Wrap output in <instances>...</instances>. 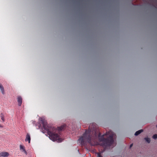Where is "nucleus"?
Masks as SVG:
<instances>
[{
	"mask_svg": "<svg viewBox=\"0 0 157 157\" xmlns=\"http://www.w3.org/2000/svg\"><path fill=\"white\" fill-rule=\"evenodd\" d=\"M64 127V126H61V127H59L58 128H57V129L58 130V131H61L62 130L63 128Z\"/></svg>",
	"mask_w": 157,
	"mask_h": 157,
	"instance_id": "obj_11",
	"label": "nucleus"
},
{
	"mask_svg": "<svg viewBox=\"0 0 157 157\" xmlns=\"http://www.w3.org/2000/svg\"><path fill=\"white\" fill-rule=\"evenodd\" d=\"M0 117L1 120H2L3 122H4L5 121L4 118V115L3 113H1L0 114Z\"/></svg>",
	"mask_w": 157,
	"mask_h": 157,
	"instance_id": "obj_9",
	"label": "nucleus"
},
{
	"mask_svg": "<svg viewBox=\"0 0 157 157\" xmlns=\"http://www.w3.org/2000/svg\"><path fill=\"white\" fill-rule=\"evenodd\" d=\"M83 140V139H82V138H80L79 139V141H80V140Z\"/></svg>",
	"mask_w": 157,
	"mask_h": 157,
	"instance_id": "obj_15",
	"label": "nucleus"
},
{
	"mask_svg": "<svg viewBox=\"0 0 157 157\" xmlns=\"http://www.w3.org/2000/svg\"><path fill=\"white\" fill-rule=\"evenodd\" d=\"M9 155V153L6 151H3L0 153V157H7Z\"/></svg>",
	"mask_w": 157,
	"mask_h": 157,
	"instance_id": "obj_3",
	"label": "nucleus"
},
{
	"mask_svg": "<svg viewBox=\"0 0 157 157\" xmlns=\"http://www.w3.org/2000/svg\"><path fill=\"white\" fill-rule=\"evenodd\" d=\"M143 131V130L142 129H140V130L137 131H136L135 134V135L137 136L139 134H140V133H141Z\"/></svg>",
	"mask_w": 157,
	"mask_h": 157,
	"instance_id": "obj_8",
	"label": "nucleus"
},
{
	"mask_svg": "<svg viewBox=\"0 0 157 157\" xmlns=\"http://www.w3.org/2000/svg\"><path fill=\"white\" fill-rule=\"evenodd\" d=\"M156 127H157V125H156Z\"/></svg>",
	"mask_w": 157,
	"mask_h": 157,
	"instance_id": "obj_18",
	"label": "nucleus"
},
{
	"mask_svg": "<svg viewBox=\"0 0 157 157\" xmlns=\"http://www.w3.org/2000/svg\"><path fill=\"white\" fill-rule=\"evenodd\" d=\"M87 142L90 143V138H89L87 139Z\"/></svg>",
	"mask_w": 157,
	"mask_h": 157,
	"instance_id": "obj_14",
	"label": "nucleus"
},
{
	"mask_svg": "<svg viewBox=\"0 0 157 157\" xmlns=\"http://www.w3.org/2000/svg\"><path fill=\"white\" fill-rule=\"evenodd\" d=\"M97 157H102V155H101V154L100 153H98L97 154Z\"/></svg>",
	"mask_w": 157,
	"mask_h": 157,
	"instance_id": "obj_12",
	"label": "nucleus"
},
{
	"mask_svg": "<svg viewBox=\"0 0 157 157\" xmlns=\"http://www.w3.org/2000/svg\"><path fill=\"white\" fill-rule=\"evenodd\" d=\"M0 89L2 94H5L4 87L1 84H0Z\"/></svg>",
	"mask_w": 157,
	"mask_h": 157,
	"instance_id": "obj_7",
	"label": "nucleus"
},
{
	"mask_svg": "<svg viewBox=\"0 0 157 157\" xmlns=\"http://www.w3.org/2000/svg\"><path fill=\"white\" fill-rule=\"evenodd\" d=\"M145 140L148 143H149L150 142V139L148 137H146L144 138Z\"/></svg>",
	"mask_w": 157,
	"mask_h": 157,
	"instance_id": "obj_10",
	"label": "nucleus"
},
{
	"mask_svg": "<svg viewBox=\"0 0 157 157\" xmlns=\"http://www.w3.org/2000/svg\"><path fill=\"white\" fill-rule=\"evenodd\" d=\"M153 138L154 139H156L157 138V134L154 135L153 136Z\"/></svg>",
	"mask_w": 157,
	"mask_h": 157,
	"instance_id": "obj_13",
	"label": "nucleus"
},
{
	"mask_svg": "<svg viewBox=\"0 0 157 157\" xmlns=\"http://www.w3.org/2000/svg\"><path fill=\"white\" fill-rule=\"evenodd\" d=\"M0 127H2L1 125H0Z\"/></svg>",
	"mask_w": 157,
	"mask_h": 157,
	"instance_id": "obj_17",
	"label": "nucleus"
},
{
	"mask_svg": "<svg viewBox=\"0 0 157 157\" xmlns=\"http://www.w3.org/2000/svg\"><path fill=\"white\" fill-rule=\"evenodd\" d=\"M17 102L18 105L19 106H21L22 102V98L20 96H19L17 98Z\"/></svg>",
	"mask_w": 157,
	"mask_h": 157,
	"instance_id": "obj_6",
	"label": "nucleus"
},
{
	"mask_svg": "<svg viewBox=\"0 0 157 157\" xmlns=\"http://www.w3.org/2000/svg\"><path fill=\"white\" fill-rule=\"evenodd\" d=\"M39 119L43 124L44 128L46 130L50 139L53 141H57L58 142H61L63 140V139L59 138V136L57 134L54 133L51 131L52 129L51 128H47V122L43 118H40Z\"/></svg>",
	"mask_w": 157,
	"mask_h": 157,
	"instance_id": "obj_1",
	"label": "nucleus"
},
{
	"mask_svg": "<svg viewBox=\"0 0 157 157\" xmlns=\"http://www.w3.org/2000/svg\"><path fill=\"white\" fill-rule=\"evenodd\" d=\"M108 134L109 136L110 140L104 139L102 136L99 139V140L100 141L103 142L105 145L110 146L112 144H113L114 141L113 139H116V136L113 132L111 131L108 132Z\"/></svg>",
	"mask_w": 157,
	"mask_h": 157,
	"instance_id": "obj_2",
	"label": "nucleus"
},
{
	"mask_svg": "<svg viewBox=\"0 0 157 157\" xmlns=\"http://www.w3.org/2000/svg\"><path fill=\"white\" fill-rule=\"evenodd\" d=\"M25 141H28L29 143H30V140H31V138L30 136L29 133H27L26 137L25 140Z\"/></svg>",
	"mask_w": 157,
	"mask_h": 157,
	"instance_id": "obj_5",
	"label": "nucleus"
},
{
	"mask_svg": "<svg viewBox=\"0 0 157 157\" xmlns=\"http://www.w3.org/2000/svg\"><path fill=\"white\" fill-rule=\"evenodd\" d=\"M19 147L21 151L22 152H24L26 154V155H27V153L25 149V147L22 145H20Z\"/></svg>",
	"mask_w": 157,
	"mask_h": 157,
	"instance_id": "obj_4",
	"label": "nucleus"
},
{
	"mask_svg": "<svg viewBox=\"0 0 157 157\" xmlns=\"http://www.w3.org/2000/svg\"><path fill=\"white\" fill-rule=\"evenodd\" d=\"M132 145H133L132 144H131L130 146V147H131L132 146Z\"/></svg>",
	"mask_w": 157,
	"mask_h": 157,
	"instance_id": "obj_16",
	"label": "nucleus"
}]
</instances>
